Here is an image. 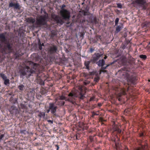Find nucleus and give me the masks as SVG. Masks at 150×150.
Instances as JSON below:
<instances>
[{"mask_svg": "<svg viewBox=\"0 0 150 150\" xmlns=\"http://www.w3.org/2000/svg\"><path fill=\"white\" fill-rule=\"evenodd\" d=\"M6 33H0V38L1 39V41L2 42L4 43V45L2 50V45L1 43H0V62H1L4 60L5 56L4 54L6 53V51L8 53L14 52L13 48V44L12 42L7 41L5 35Z\"/></svg>", "mask_w": 150, "mask_h": 150, "instance_id": "obj_3", "label": "nucleus"}, {"mask_svg": "<svg viewBox=\"0 0 150 150\" xmlns=\"http://www.w3.org/2000/svg\"><path fill=\"white\" fill-rule=\"evenodd\" d=\"M41 45H42V46H44V43H42V44Z\"/></svg>", "mask_w": 150, "mask_h": 150, "instance_id": "obj_58", "label": "nucleus"}, {"mask_svg": "<svg viewBox=\"0 0 150 150\" xmlns=\"http://www.w3.org/2000/svg\"><path fill=\"white\" fill-rule=\"evenodd\" d=\"M150 45V41L149 42L148 45Z\"/></svg>", "mask_w": 150, "mask_h": 150, "instance_id": "obj_59", "label": "nucleus"}, {"mask_svg": "<svg viewBox=\"0 0 150 150\" xmlns=\"http://www.w3.org/2000/svg\"><path fill=\"white\" fill-rule=\"evenodd\" d=\"M102 104L101 103H98V106L99 107H100L102 106Z\"/></svg>", "mask_w": 150, "mask_h": 150, "instance_id": "obj_49", "label": "nucleus"}, {"mask_svg": "<svg viewBox=\"0 0 150 150\" xmlns=\"http://www.w3.org/2000/svg\"><path fill=\"white\" fill-rule=\"evenodd\" d=\"M49 53L50 55L52 56L58 51L57 46L54 45H51L48 48Z\"/></svg>", "mask_w": 150, "mask_h": 150, "instance_id": "obj_10", "label": "nucleus"}, {"mask_svg": "<svg viewBox=\"0 0 150 150\" xmlns=\"http://www.w3.org/2000/svg\"><path fill=\"white\" fill-rule=\"evenodd\" d=\"M103 55V54H100L99 53H95L90 61L85 62V66H89V64H91L95 63L99 58L102 56Z\"/></svg>", "mask_w": 150, "mask_h": 150, "instance_id": "obj_9", "label": "nucleus"}, {"mask_svg": "<svg viewBox=\"0 0 150 150\" xmlns=\"http://www.w3.org/2000/svg\"><path fill=\"white\" fill-rule=\"evenodd\" d=\"M47 19V16L45 15L40 16L37 18L35 24L38 26L45 25L46 24Z\"/></svg>", "mask_w": 150, "mask_h": 150, "instance_id": "obj_8", "label": "nucleus"}, {"mask_svg": "<svg viewBox=\"0 0 150 150\" xmlns=\"http://www.w3.org/2000/svg\"><path fill=\"white\" fill-rule=\"evenodd\" d=\"M148 81H149V82L150 81V80H148Z\"/></svg>", "mask_w": 150, "mask_h": 150, "instance_id": "obj_63", "label": "nucleus"}, {"mask_svg": "<svg viewBox=\"0 0 150 150\" xmlns=\"http://www.w3.org/2000/svg\"><path fill=\"white\" fill-rule=\"evenodd\" d=\"M107 58V57L106 56H105V57H104V59H106Z\"/></svg>", "mask_w": 150, "mask_h": 150, "instance_id": "obj_57", "label": "nucleus"}, {"mask_svg": "<svg viewBox=\"0 0 150 150\" xmlns=\"http://www.w3.org/2000/svg\"><path fill=\"white\" fill-rule=\"evenodd\" d=\"M98 66H104L105 64V61L103 59L100 60L97 63Z\"/></svg>", "mask_w": 150, "mask_h": 150, "instance_id": "obj_18", "label": "nucleus"}, {"mask_svg": "<svg viewBox=\"0 0 150 150\" xmlns=\"http://www.w3.org/2000/svg\"><path fill=\"white\" fill-rule=\"evenodd\" d=\"M4 83L5 85H9L10 84V80L8 79H6L5 80H4Z\"/></svg>", "mask_w": 150, "mask_h": 150, "instance_id": "obj_26", "label": "nucleus"}, {"mask_svg": "<svg viewBox=\"0 0 150 150\" xmlns=\"http://www.w3.org/2000/svg\"><path fill=\"white\" fill-rule=\"evenodd\" d=\"M95 99V97H92L90 98V101H92L93 100Z\"/></svg>", "mask_w": 150, "mask_h": 150, "instance_id": "obj_45", "label": "nucleus"}, {"mask_svg": "<svg viewBox=\"0 0 150 150\" xmlns=\"http://www.w3.org/2000/svg\"><path fill=\"white\" fill-rule=\"evenodd\" d=\"M57 108V106L55 103H50L49 104V108L53 116H56V112Z\"/></svg>", "mask_w": 150, "mask_h": 150, "instance_id": "obj_11", "label": "nucleus"}, {"mask_svg": "<svg viewBox=\"0 0 150 150\" xmlns=\"http://www.w3.org/2000/svg\"><path fill=\"white\" fill-rule=\"evenodd\" d=\"M139 136L140 137H144V134L143 132H141L139 133Z\"/></svg>", "mask_w": 150, "mask_h": 150, "instance_id": "obj_37", "label": "nucleus"}, {"mask_svg": "<svg viewBox=\"0 0 150 150\" xmlns=\"http://www.w3.org/2000/svg\"><path fill=\"white\" fill-rule=\"evenodd\" d=\"M55 103L57 105H58L59 106H62L64 105V104L65 102L64 101L60 100L59 101H56Z\"/></svg>", "mask_w": 150, "mask_h": 150, "instance_id": "obj_17", "label": "nucleus"}, {"mask_svg": "<svg viewBox=\"0 0 150 150\" xmlns=\"http://www.w3.org/2000/svg\"><path fill=\"white\" fill-rule=\"evenodd\" d=\"M99 121L101 122H105L106 120H104L102 117H100L99 118Z\"/></svg>", "mask_w": 150, "mask_h": 150, "instance_id": "obj_36", "label": "nucleus"}, {"mask_svg": "<svg viewBox=\"0 0 150 150\" xmlns=\"http://www.w3.org/2000/svg\"><path fill=\"white\" fill-rule=\"evenodd\" d=\"M126 47V45L125 44L122 43L121 45V47L123 50L125 49Z\"/></svg>", "mask_w": 150, "mask_h": 150, "instance_id": "obj_30", "label": "nucleus"}, {"mask_svg": "<svg viewBox=\"0 0 150 150\" xmlns=\"http://www.w3.org/2000/svg\"><path fill=\"white\" fill-rule=\"evenodd\" d=\"M89 83L88 82H83V84L84 85H87Z\"/></svg>", "mask_w": 150, "mask_h": 150, "instance_id": "obj_50", "label": "nucleus"}, {"mask_svg": "<svg viewBox=\"0 0 150 150\" xmlns=\"http://www.w3.org/2000/svg\"><path fill=\"white\" fill-rule=\"evenodd\" d=\"M18 88L21 91H23L24 88V86L23 84H21L18 86Z\"/></svg>", "mask_w": 150, "mask_h": 150, "instance_id": "obj_25", "label": "nucleus"}, {"mask_svg": "<svg viewBox=\"0 0 150 150\" xmlns=\"http://www.w3.org/2000/svg\"><path fill=\"white\" fill-rule=\"evenodd\" d=\"M95 50V49L94 48H90V50H89V52L91 53H92Z\"/></svg>", "mask_w": 150, "mask_h": 150, "instance_id": "obj_38", "label": "nucleus"}, {"mask_svg": "<svg viewBox=\"0 0 150 150\" xmlns=\"http://www.w3.org/2000/svg\"><path fill=\"white\" fill-rule=\"evenodd\" d=\"M0 76L4 80L7 79V77L4 74L1 73L0 74Z\"/></svg>", "mask_w": 150, "mask_h": 150, "instance_id": "obj_27", "label": "nucleus"}, {"mask_svg": "<svg viewBox=\"0 0 150 150\" xmlns=\"http://www.w3.org/2000/svg\"><path fill=\"white\" fill-rule=\"evenodd\" d=\"M65 99V97L64 96H61L60 97V99L61 100H64V99Z\"/></svg>", "mask_w": 150, "mask_h": 150, "instance_id": "obj_46", "label": "nucleus"}, {"mask_svg": "<svg viewBox=\"0 0 150 150\" xmlns=\"http://www.w3.org/2000/svg\"><path fill=\"white\" fill-rule=\"evenodd\" d=\"M91 113H92V115L91 117H93L94 116H95V115H99V114H97V113H96L94 111L92 112H91Z\"/></svg>", "mask_w": 150, "mask_h": 150, "instance_id": "obj_31", "label": "nucleus"}, {"mask_svg": "<svg viewBox=\"0 0 150 150\" xmlns=\"http://www.w3.org/2000/svg\"><path fill=\"white\" fill-rule=\"evenodd\" d=\"M139 57L142 60H145L147 58V56L145 55L141 54L139 56Z\"/></svg>", "mask_w": 150, "mask_h": 150, "instance_id": "obj_23", "label": "nucleus"}, {"mask_svg": "<svg viewBox=\"0 0 150 150\" xmlns=\"http://www.w3.org/2000/svg\"><path fill=\"white\" fill-rule=\"evenodd\" d=\"M102 122V124H104V123H103V122Z\"/></svg>", "mask_w": 150, "mask_h": 150, "instance_id": "obj_62", "label": "nucleus"}, {"mask_svg": "<svg viewBox=\"0 0 150 150\" xmlns=\"http://www.w3.org/2000/svg\"><path fill=\"white\" fill-rule=\"evenodd\" d=\"M39 48L40 50H41L42 49V45H41V43H40V44L39 45Z\"/></svg>", "mask_w": 150, "mask_h": 150, "instance_id": "obj_44", "label": "nucleus"}, {"mask_svg": "<svg viewBox=\"0 0 150 150\" xmlns=\"http://www.w3.org/2000/svg\"><path fill=\"white\" fill-rule=\"evenodd\" d=\"M38 116L40 118L44 117L45 116V113L44 112H40Z\"/></svg>", "mask_w": 150, "mask_h": 150, "instance_id": "obj_24", "label": "nucleus"}, {"mask_svg": "<svg viewBox=\"0 0 150 150\" xmlns=\"http://www.w3.org/2000/svg\"><path fill=\"white\" fill-rule=\"evenodd\" d=\"M55 59V57L54 56H52V57H50V59L51 61H53Z\"/></svg>", "mask_w": 150, "mask_h": 150, "instance_id": "obj_41", "label": "nucleus"}, {"mask_svg": "<svg viewBox=\"0 0 150 150\" xmlns=\"http://www.w3.org/2000/svg\"><path fill=\"white\" fill-rule=\"evenodd\" d=\"M50 111V110L49 108L47 110L46 112L47 113H49Z\"/></svg>", "mask_w": 150, "mask_h": 150, "instance_id": "obj_51", "label": "nucleus"}, {"mask_svg": "<svg viewBox=\"0 0 150 150\" xmlns=\"http://www.w3.org/2000/svg\"><path fill=\"white\" fill-rule=\"evenodd\" d=\"M15 56L16 57V59H18L21 56V55L20 54H19L18 53H16L14 54Z\"/></svg>", "mask_w": 150, "mask_h": 150, "instance_id": "obj_28", "label": "nucleus"}, {"mask_svg": "<svg viewBox=\"0 0 150 150\" xmlns=\"http://www.w3.org/2000/svg\"><path fill=\"white\" fill-rule=\"evenodd\" d=\"M47 91L44 88L42 87L40 90V93L42 95H43L47 93Z\"/></svg>", "mask_w": 150, "mask_h": 150, "instance_id": "obj_20", "label": "nucleus"}, {"mask_svg": "<svg viewBox=\"0 0 150 150\" xmlns=\"http://www.w3.org/2000/svg\"><path fill=\"white\" fill-rule=\"evenodd\" d=\"M91 66H86V69H88L89 71V74L92 76H95L94 81L96 82H98L100 80V76L101 72L108 73V71L105 69H106L107 67L108 66H101V68L99 71H97L96 70L93 69L91 70L90 68Z\"/></svg>", "mask_w": 150, "mask_h": 150, "instance_id": "obj_6", "label": "nucleus"}, {"mask_svg": "<svg viewBox=\"0 0 150 150\" xmlns=\"http://www.w3.org/2000/svg\"><path fill=\"white\" fill-rule=\"evenodd\" d=\"M32 56H33V57H34L35 58H36L35 59L36 60H37L38 61L39 60L38 59H39V58H37V55H36V54H33L32 55Z\"/></svg>", "mask_w": 150, "mask_h": 150, "instance_id": "obj_35", "label": "nucleus"}, {"mask_svg": "<svg viewBox=\"0 0 150 150\" xmlns=\"http://www.w3.org/2000/svg\"><path fill=\"white\" fill-rule=\"evenodd\" d=\"M99 136L100 137H102V136H100V135H99Z\"/></svg>", "mask_w": 150, "mask_h": 150, "instance_id": "obj_61", "label": "nucleus"}, {"mask_svg": "<svg viewBox=\"0 0 150 150\" xmlns=\"http://www.w3.org/2000/svg\"><path fill=\"white\" fill-rule=\"evenodd\" d=\"M66 23L67 24L66 25L67 26L70 27L71 26V24H70V22H68L67 23Z\"/></svg>", "mask_w": 150, "mask_h": 150, "instance_id": "obj_40", "label": "nucleus"}, {"mask_svg": "<svg viewBox=\"0 0 150 150\" xmlns=\"http://www.w3.org/2000/svg\"><path fill=\"white\" fill-rule=\"evenodd\" d=\"M119 19V18H116L115 20V25H117L118 23Z\"/></svg>", "mask_w": 150, "mask_h": 150, "instance_id": "obj_32", "label": "nucleus"}, {"mask_svg": "<svg viewBox=\"0 0 150 150\" xmlns=\"http://www.w3.org/2000/svg\"><path fill=\"white\" fill-rule=\"evenodd\" d=\"M97 37H98L101 40V36H100L98 35V36H97Z\"/></svg>", "mask_w": 150, "mask_h": 150, "instance_id": "obj_53", "label": "nucleus"}, {"mask_svg": "<svg viewBox=\"0 0 150 150\" xmlns=\"http://www.w3.org/2000/svg\"><path fill=\"white\" fill-rule=\"evenodd\" d=\"M117 7L119 8H122V4L120 3H118L117 4Z\"/></svg>", "mask_w": 150, "mask_h": 150, "instance_id": "obj_34", "label": "nucleus"}, {"mask_svg": "<svg viewBox=\"0 0 150 150\" xmlns=\"http://www.w3.org/2000/svg\"><path fill=\"white\" fill-rule=\"evenodd\" d=\"M21 107L23 109H25L26 108V105L22 103L21 104Z\"/></svg>", "mask_w": 150, "mask_h": 150, "instance_id": "obj_33", "label": "nucleus"}, {"mask_svg": "<svg viewBox=\"0 0 150 150\" xmlns=\"http://www.w3.org/2000/svg\"><path fill=\"white\" fill-rule=\"evenodd\" d=\"M56 35V34L54 33H52L51 34V38H53L54 36Z\"/></svg>", "mask_w": 150, "mask_h": 150, "instance_id": "obj_39", "label": "nucleus"}, {"mask_svg": "<svg viewBox=\"0 0 150 150\" xmlns=\"http://www.w3.org/2000/svg\"><path fill=\"white\" fill-rule=\"evenodd\" d=\"M47 122L51 124H52L53 123V121L52 120H47Z\"/></svg>", "mask_w": 150, "mask_h": 150, "instance_id": "obj_48", "label": "nucleus"}, {"mask_svg": "<svg viewBox=\"0 0 150 150\" xmlns=\"http://www.w3.org/2000/svg\"><path fill=\"white\" fill-rule=\"evenodd\" d=\"M132 3L139 10H146L148 8V3H147L146 0H135L133 1Z\"/></svg>", "mask_w": 150, "mask_h": 150, "instance_id": "obj_7", "label": "nucleus"}, {"mask_svg": "<svg viewBox=\"0 0 150 150\" xmlns=\"http://www.w3.org/2000/svg\"><path fill=\"white\" fill-rule=\"evenodd\" d=\"M141 149H142L141 148L139 147L136 148L134 149V150H141Z\"/></svg>", "mask_w": 150, "mask_h": 150, "instance_id": "obj_42", "label": "nucleus"}, {"mask_svg": "<svg viewBox=\"0 0 150 150\" xmlns=\"http://www.w3.org/2000/svg\"><path fill=\"white\" fill-rule=\"evenodd\" d=\"M125 149H128V148H127V147H126V148H125Z\"/></svg>", "mask_w": 150, "mask_h": 150, "instance_id": "obj_60", "label": "nucleus"}, {"mask_svg": "<svg viewBox=\"0 0 150 150\" xmlns=\"http://www.w3.org/2000/svg\"><path fill=\"white\" fill-rule=\"evenodd\" d=\"M91 22L96 24L98 23L97 19L96 16H94L91 20Z\"/></svg>", "mask_w": 150, "mask_h": 150, "instance_id": "obj_19", "label": "nucleus"}, {"mask_svg": "<svg viewBox=\"0 0 150 150\" xmlns=\"http://www.w3.org/2000/svg\"><path fill=\"white\" fill-rule=\"evenodd\" d=\"M27 22L30 24H33V26H34V24L35 23V19L32 17H30L26 19Z\"/></svg>", "mask_w": 150, "mask_h": 150, "instance_id": "obj_16", "label": "nucleus"}, {"mask_svg": "<svg viewBox=\"0 0 150 150\" xmlns=\"http://www.w3.org/2000/svg\"><path fill=\"white\" fill-rule=\"evenodd\" d=\"M56 147L57 148V150H59V146L58 145H55Z\"/></svg>", "mask_w": 150, "mask_h": 150, "instance_id": "obj_47", "label": "nucleus"}, {"mask_svg": "<svg viewBox=\"0 0 150 150\" xmlns=\"http://www.w3.org/2000/svg\"><path fill=\"white\" fill-rule=\"evenodd\" d=\"M25 130H22V131H21V133H23L24 132H25Z\"/></svg>", "mask_w": 150, "mask_h": 150, "instance_id": "obj_54", "label": "nucleus"}, {"mask_svg": "<svg viewBox=\"0 0 150 150\" xmlns=\"http://www.w3.org/2000/svg\"><path fill=\"white\" fill-rule=\"evenodd\" d=\"M127 67L125 66L121 70L123 77L126 78L128 83H123V86L121 88L120 92L117 95V98L119 101L122 100V96L126 94V92L129 90V84H135L137 80V72L133 67L131 68Z\"/></svg>", "mask_w": 150, "mask_h": 150, "instance_id": "obj_2", "label": "nucleus"}, {"mask_svg": "<svg viewBox=\"0 0 150 150\" xmlns=\"http://www.w3.org/2000/svg\"><path fill=\"white\" fill-rule=\"evenodd\" d=\"M9 7L13 8L14 9H20L21 6L19 3H14L12 2L9 3Z\"/></svg>", "mask_w": 150, "mask_h": 150, "instance_id": "obj_13", "label": "nucleus"}, {"mask_svg": "<svg viewBox=\"0 0 150 150\" xmlns=\"http://www.w3.org/2000/svg\"><path fill=\"white\" fill-rule=\"evenodd\" d=\"M97 106L95 105H93L92 106V108L93 109H94L96 108Z\"/></svg>", "mask_w": 150, "mask_h": 150, "instance_id": "obj_52", "label": "nucleus"}, {"mask_svg": "<svg viewBox=\"0 0 150 150\" xmlns=\"http://www.w3.org/2000/svg\"><path fill=\"white\" fill-rule=\"evenodd\" d=\"M147 47L148 49H150V46H149V45H148Z\"/></svg>", "mask_w": 150, "mask_h": 150, "instance_id": "obj_55", "label": "nucleus"}, {"mask_svg": "<svg viewBox=\"0 0 150 150\" xmlns=\"http://www.w3.org/2000/svg\"><path fill=\"white\" fill-rule=\"evenodd\" d=\"M85 93L86 91L83 89L82 88L79 87L78 90H74L69 93L66 100L75 105L76 104V98H78L80 99H83L85 97Z\"/></svg>", "mask_w": 150, "mask_h": 150, "instance_id": "obj_5", "label": "nucleus"}, {"mask_svg": "<svg viewBox=\"0 0 150 150\" xmlns=\"http://www.w3.org/2000/svg\"><path fill=\"white\" fill-rule=\"evenodd\" d=\"M94 136H89V138L88 139V141H89L91 142H93L94 141Z\"/></svg>", "mask_w": 150, "mask_h": 150, "instance_id": "obj_22", "label": "nucleus"}, {"mask_svg": "<svg viewBox=\"0 0 150 150\" xmlns=\"http://www.w3.org/2000/svg\"><path fill=\"white\" fill-rule=\"evenodd\" d=\"M137 143L140 146L142 150H145L146 147L147 146L146 145H143L142 143L143 142L142 140V139H138L137 140Z\"/></svg>", "mask_w": 150, "mask_h": 150, "instance_id": "obj_15", "label": "nucleus"}, {"mask_svg": "<svg viewBox=\"0 0 150 150\" xmlns=\"http://www.w3.org/2000/svg\"><path fill=\"white\" fill-rule=\"evenodd\" d=\"M117 62V61H115L113 62H112L111 63V64H114L115 62Z\"/></svg>", "mask_w": 150, "mask_h": 150, "instance_id": "obj_56", "label": "nucleus"}, {"mask_svg": "<svg viewBox=\"0 0 150 150\" xmlns=\"http://www.w3.org/2000/svg\"><path fill=\"white\" fill-rule=\"evenodd\" d=\"M20 69L21 76H26L27 78L31 76H35L37 80V83L43 86L44 85V81L48 77L47 75L43 73L45 71L44 66H21Z\"/></svg>", "mask_w": 150, "mask_h": 150, "instance_id": "obj_1", "label": "nucleus"}, {"mask_svg": "<svg viewBox=\"0 0 150 150\" xmlns=\"http://www.w3.org/2000/svg\"><path fill=\"white\" fill-rule=\"evenodd\" d=\"M66 5H63L61 7V10L60 13L62 18L59 16L54 13H52L51 14V18L52 21L57 24H59L61 25L64 23L63 20L68 21L70 18V12L69 11L65 9L64 7Z\"/></svg>", "mask_w": 150, "mask_h": 150, "instance_id": "obj_4", "label": "nucleus"}, {"mask_svg": "<svg viewBox=\"0 0 150 150\" xmlns=\"http://www.w3.org/2000/svg\"><path fill=\"white\" fill-rule=\"evenodd\" d=\"M120 25H117L116 27L115 33H117L119 32L122 29Z\"/></svg>", "mask_w": 150, "mask_h": 150, "instance_id": "obj_21", "label": "nucleus"}, {"mask_svg": "<svg viewBox=\"0 0 150 150\" xmlns=\"http://www.w3.org/2000/svg\"><path fill=\"white\" fill-rule=\"evenodd\" d=\"M29 63L30 66H37V64L36 63H34L33 62L30 61L29 62ZM37 66H39V65H38Z\"/></svg>", "mask_w": 150, "mask_h": 150, "instance_id": "obj_29", "label": "nucleus"}, {"mask_svg": "<svg viewBox=\"0 0 150 150\" xmlns=\"http://www.w3.org/2000/svg\"><path fill=\"white\" fill-rule=\"evenodd\" d=\"M4 135L2 134L0 136V140H1L4 137Z\"/></svg>", "mask_w": 150, "mask_h": 150, "instance_id": "obj_43", "label": "nucleus"}, {"mask_svg": "<svg viewBox=\"0 0 150 150\" xmlns=\"http://www.w3.org/2000/svg\"><path fill=\"white\" fill-rule=\"evenodd\" d=\"M112 129L113 132H116L117 133L121 134L122 131L119 128L118 126L117 125H115V122H114L112 125Z\"/></svg>", "mask_w": 150, "mask_h": 150, "instance_id": "obj_14", "label": "nucleus"}, {"mask_svg": "<svg viewBox=\"0 0 150 150\" xmlns=\"http://www.w3.org/2000/svg\"><path fill=\"white\" fill-rule=\"evenodd\" d=\"M107 66H110V65L109 64H108V65H107Z\"/></svg>", "mask_w": 150, "mask_h": 150, "instance_id": "obj_64", "label": "nucleus"}, {"mask_svg": "<svg viewBox=\"0 0 150 150\" xmlns=\"http://www.w3.org/2000/svg\"><path fill=\"white\" fill-rule=\"evenodd\" d=\"M9 110L11 114L12 115H16L19 113V111L18 109L14 105L11 106Z\"/></svg>", "mask_w": 150, "mask_h": 150, "instance_id": "obj_12", "label": "nucleus"}]
</instances>
